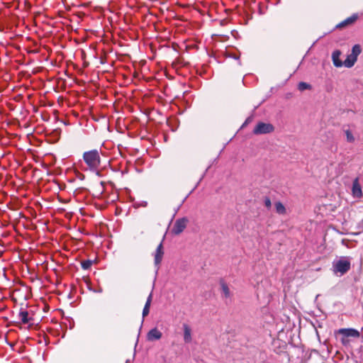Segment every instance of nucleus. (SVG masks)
I'll list each match as a JSON object with an SVG mask.
<instances>
[{"instance_id":"f257e3e1","label":"nucleus","mask_w":363,"mask_h":363,"mask_svg":"<svg viewBox=\"0 0 363 363\" xmlns=\"http://www.w3.org/2000/svg\"><path fill=\"white\" fill-rule=\"evenodd\" d=\"M83 159L86 165L91 170H96L100 165V155L97 150H92L84 152Z\"/></svg>"},{"instance_id":"f03ea898","label":"nucleus","mask_w":363,"mask_h":363,"mask_svg":"<svg viewBox=\"0 0 363 363\" xmlns=\"http://www.w3.org/2000/svg\"><path fill=\"white\" fill-rule=\"evenodd\" d=\"M351 267L350 258L341 257L338 260L333 262V271L334 274L342 276L347 273Z\"/></svg>"},{"instance_id":"7ed1b4c3","label":"nucleus","mask_w":363,"mask_h":363,"mask_svg":"<svg viewBox=\"0 0 363 363\" xmlns=\"http://www.w3.org/2000/svg\"><path fill=\"white\" fill-rule=\"evenodd\" d=\"M274 127L269 123H258L253 129V133L257 135L267 134L272 133Z\"/></svg>"},{"instance_id":"20e7f679","label":"nucleus","mask_w":363,"mask_h":363,"mask_svg":"<svg viewBox=\"0 0 363 363\" xmlns=\"http://www.w3.org/2000/svg\"><path fill=\"white\" fill-rule=\"evenodd\" d=\"M220 290L221 293V298L225 301L231 300L233 297V293L230 289L228 284L223 279L219 281Z\"/></svg>"},{"instance_id":"39448f33","label":"nucleus","mask_w":363,"mask_h":363,"mask_svg":"<svg viewBox=\"0 0 363 363\" xmlns=\"http://www.w3.org/2000/svg\"><path fill=\"white\" fill-rule=\"evenodd\" d=\"M188 222L189 220L185 217L177 219L175 221L173 228L172 230V233L174 235H179L180 233H182L186 228Z\"/></svg>"},{"instance_id":"423d86ee","label":"nucleus","mask_w":363,"mask_h":363,"mask_svg":"<svg viewBox=\"0 0 363 363\" xmlns=\"http://www.w3.org/2000/svg\"><path fill=\"white\" fill-rule=\"evenodd\" d=\"M335 334H345V337L358 338L360 336L359 332L354 328H341L335 331Z\"/></svg>"},{"instance_id":"0eeeda50","label":"nucleus","mask_w":363,"mask_h":363,"mask_svg":"<svg viewBox=\"0 0 363 363\" xmlns=\"http://www.w3.org/2000/svg\"><path fill=\"white\" fill-rule=\"evenodd\" d=\"M162 336V333L157 328H155L148 332L147 339L149 341H155L160 340Z\"/></svg>"},{"instance_id":"6e6552de","label":"nucleus","mask_w":363,"mask_h":363,"mask_svg":"<svg viewBox=\"0 0 363 363\" xmlns=\"http://www.w3.org/2000/svg\"><path fill=\"white\" fill-rule=\"evenodd\" d=\"M164 255L162 242H161L157 247L155 253V264L158 266L162 262Z\"/></svg>"},{"instance_id":"1a4fd4ad","label":"nucleus","mask_w":363,"mask_h":363,"mask_svg":"<svg viewBox=\"0 0 363 363\" xmlns=\"http://www.w3.org/2000/svg\"><path fill=\"white\" fill-rule=\"evenodd\" d=\"M340 55L341 52L339 50H336L332 53V60L334 66L336 67H341L343 66V62L340 59Z\"/></svg>"},{"instance_id":"9d476101","label":"nucleus","mask_w":363,"mask_h":363,"mask_svg":"<svg viewBox=\"0 0 363 363\" xmlns=\"http://www.w3.org/2000/svg\"><path fill=\"white\" fill-rule=\"evenodd\" d=\"M352 194L354 196L357 198H360L362 195V188L359 183V180L356 178L353 181L352 184Z\"/></svg>"},{"instance_id":"9b49d317","label":"nucleus","mask_w":363,"mask_h":363,"mask_svg":"<svg viewBox=\"0 0 363 363\" xmlns=\"http://www.w3.org/2000/svg\"><path fill=\"white\" fill-rule=\"evenodd\" d=\"M184 341L185 343H190L192 340L191 329L190 326L186 323L183 324Z\"/></svg>"},{"instance_id":"f8f14e48","label":"nucleus","mask_w":363,"mask_h":363,"mask_svg":"<svg viewBox=\"0 0 363 363\" xmlns=\"http://www.w3.org/2000/svg\"><path fill=\"white\" fill-rule=\"evenodd\" d=\"M357 18H358L357 15V14H354L352 16L346 18L345 20H344L343 21L340 23L337 26V28H342V27L346 26L347 25L352 24L353 23H354L356 21Z\"/></svg>"},{"instance_id":"ddd939ff","label":"nucleus","mask_w":363,"mask_h":363,"mask_svg":"<svg viewBox=\"0 0 363 363\" xmlns=\"http://www.w3.org/2000/svg\"><path fill=\"white\" fill-rule=\"evenodd\" d=\"M357 60V58H356L355 56H353L351 54H350L347 55V58L343 62V66L347 68H350L354 65Z\"/></svg>"},{"instance_id":"4468645a","label":"nucleus","mask_w":363,"mask_h":363,"mask_svg":"<svg viewBox=\"0 0 363 363\" xmlns=\"http://www.w3.org/2000/svg\"><path fill=\"white\" fill-rule=\"evenodd\" d=\"M152 293H150L147 298L145 305L143 311V318L147 316L150 312V304L152 302Z\"/></svg>"},{"instance_id":"2eb2a0df","label":"nucleus","mask_w":363,"mask_h":363,"mask_svg":"<svg viewBox=\"0 0 363 363\" xmlns=\"http://www.w3.org/2000/svg\"><path fill=\"white\" fill-rule=\"evenodd\" d=\"M18 318L23 324H27L30 321L28 313L26 311H21L18 313Z\"/></svg>"},{"instance_id":"dca6fc26","label":"nucleus","mask_w":363,"mask_h":363,"mask_svg":"<svg viewBox=\"0 0 363 363\" xmlns=\"http://www.w3.org/2000/svg\"><path fill=\"white\" fill-rule=\"evenodd\" d=\"M275 209L277 213L284 215L286 213V208L283 203L280 201H277L274 203Z\"/></svg>"},{"instance_id":"f3484780","label":"nucleus","mask_w":363,"mask_h":363,"mask_svg":"<svg viewBox=\"0 0 363 363\" xmlns=\"http://www.w3.org/2000/svg\"><path fill=\"white\" fill-rule=\"evenodd\" d=\"M345 134L346 135V139L348 143H352L355 141V138L350 129H346L344 130Z\"/></svg>"},{"instance_id":"a211bd4d","label":"nucleus","mask_w":363,"mask_h":363,"mask_svg":"<svg viewBox=\"0 0 363 363\" xmlns=\"http://www.w3.org/2000/svg\"><path fill=\"white\" fill-rule=\"evenodd\" d=\"M338 335L340 336V340L344 346H348L350 345V340L349 337H345V334H335L337 338Z\"/></svg>"},{"instance_id":"6ab92c4d","label":"nucleus","mask_w":363,"mask_h":363,"mask_svg":"<svg viewBox=\"0 0 363 363\" xmlns=\"http://www.w3.org/2000/svg\"><path fill=\"white\" fill-rule=\"evenodd\" d=\"M362 49L359 45H354L352 48L351 55L357 58L358 55L361 53Z\"/></svg>"},{"instance_id":"aec40b11","label":"nucleus","mask_w":363,"mask_h":363,"mask_svg":"<svg viewBox=\"0 0 363 363\" xmlns=\"http://www.w3.org/2000/svg\"><path fill=\"white\" fill-rule=\"evenodd\" d=\"M298 89L303 91L304 90H306V89H311V86L306 83V82H299L298 84Z\"/></svg>"},{"instance_id":"412c9836","label":"nucleus","mask_w":363,"mask_h":363,"mask_svg":"<svg viewBox=\"0 0 363 363\" xmlns=\"http://www.w3.org/2000/svg\"><path fill=\"white\" fill-rule=\"evenodd\" d=\"M93 264V261L90 259L84 260L81 262V265L82 269H88L91 267V266Z\"/></svg>"},{"instance_id":"4be33fe9","label":"nucleus","mask_w":363,"mask_h":363,"mask_svg":"<svg viewBox=\"0 0 363 363\" xmlns=\"http://www.w3.org/2000/svg\"><path fill=\"white\" fill-rule=\"evenodd\" d=\"M264 205L267 208H269L272 206L271 200L269 197L264 198Z\"/></svg>"},{"instance_id":"5701e85b","label":"nucleus","mask_w":363,"mask_h":363,"mask_svg":"<svg viewBox=\"0 0 363 363\" xmlns=\"http://www.w3.org/2000/svg\"><path fill=\"white\" fill-rule=\"evenodd\" d=\"M249 120H250V118H246V120H245V122L244 125H245L246 123H248V121H249Z\"/></svg>"}]
</instances>
